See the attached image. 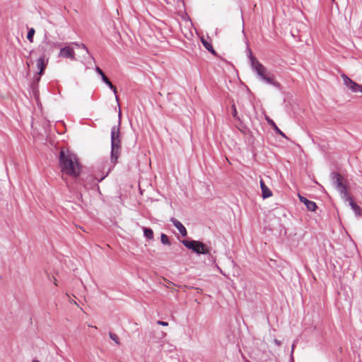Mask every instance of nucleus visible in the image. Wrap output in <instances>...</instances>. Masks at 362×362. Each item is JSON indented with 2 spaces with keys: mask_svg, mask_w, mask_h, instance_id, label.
<instances>
[{
  "mask_svg": "<svg viewBox=\"0 0 362 362\" xmlns=\"http://www.w3.org/2000/svg\"><path fill=\"white\" fill-rule=\"evenodd\" d=\"M349 204L356 216H361L362 215L361 208L358 204H356L354 201H351Z\"/></svg>",
  "mask_w": 362,
  "mask_h": 362,
  "instance_id": "nucleus-15",
  "label": "nucleus"
},
{
  "mask_svg": "<svg viewBox=\"0 0 362 362\" xmlns=\"http://www.w3.org/2000/svg\"><path fill=\"white\" fill-rule=\"evenodd\" d=\"M170 347H169V351H172V350H173V346H172V345H170Z\"/></svg>",
  "mask_w": 362,
  "mask_h": 362,
  "instance_id": "nucleus-32",
  "label": "nucleus"
},
{
  "mask_svg": "<svg viewBox=\"0 0 362 362\" xmlns=\"http://www.w3.org/2000/svg\"><path fill=\"white\" fill-rule=\"evenodd\" d=\"M170 221V222L173 223L174 226L179 230V232L180 233L182 236H183V237L187 236V230L186 228L184 226V225L180 221H179L178 220H177L175 218H171Z\"/></svg>",
  "mask_w": 362,
  "mask_h": 362,
  "instance_id": "nucleus-9",
  "label": "nucleus"
},
{
  "mask_svg": "<svg viewBox=\"0 0 362 362\" xmlns=\"http://www.w3.org/2000/svg\"><path fill=\"white\" fill-rule=\"evenodd\" d=\"M158 325H162V326H168V323L167 322H164V321H160V320H158L156 322Z\"/></svg>",
  "mask_w": 362,
  "mask_h": 362,
  "instance_id": "nucleus-26",
  "label": "nucleus"
},
{
  "mask_svg": "<svg viewBox=\"0 0 362 362\" xmlns=\"http://www.w3.org/2000/svg\"><path fill=\"white\" fill-rule=\"evenodd\" d=\"M202 42L204 45V47L209 51L211 53L215 54L216 52L215 50L213 48V46L211 45V43H209V42H207V40H204V39H202Z\"/></svg>",
  "mask_w": 362,
  "mask_h": 362,
  "instance_id": "nucleus-17",
  "label": "nucleus"
},
{
  "mask_svg": "<svg viewBox=\"0 0 362 362\" xmlns=\"http://www.w3.org/2000/svg\"><path fill=\"white\" fill-rule=\"evenodd\" d=\"M331 177L332 180L333 184L335 185L336 188L343 184L342 182V177L337 172H333L331 173Z\"/></svg>",
  "mask_w": 362,
  "mask_h": 362,
  "instance_id": "nucleus-12",
  "label": "nucleus"
},
{
  "mask_svg": "<svg viewBox=\"0 0 362 362\" xmlns=\"http://www.w3.org/2000/svg\"><path fill=\"white\" fill-rule=\"evenodd\" d=\"M120 120H119L118 124L115 125L111 129V162L114 165L117 162V158L119 155V151L121 148V140H120V131H119Z\"/></svg>",
  "mask_w": 362,
  "mask_h": 362,
  "instance_id": "nucleus-3",
  "label": "nucleus"
},
{
  "mask_svg": "<svg viewBox=\"0 0 362 362\" xmlns=\"http://www.w3.org/2000/svg\"><path fill=\"white\" fill-rule=\"evenodd\" d=\"M166 335V333L163 332V331H159L158 332V335L156 336V338L157 339H163V337H165Z\"/></svg>",
  "mask_w": 362,
  "mask_h": 362,
  "instance_id": "nucleus-24",
  "label": "nucleus"
},
{
  "mask_svg": "<svg viewBox=\"0 0 362 362\" xmlns=\"http://www.w3.org/2000/svg\"><path fill=\"white\" fill-rule=\"evenodd\" d=\"M144 235L148 240H152L153 238V231L150 228L143 227Z\"/></svg>",
  "mask_w": 362,
  "mask_h": 362,
  "instance_id": "nucleus-16",
  "label": "nucleus"
},
{
  "mask_svg": "<svg viewBox=\"0 0 362 362\" xmlns=\"http://www.w3.org/2000/svg\"><path fill=\"white\" fill-rule=\"evenodd\" d=\"M110 338L113 340L117 344H119V339L117 334L112 332L109 333Z\"/></svg>",
  "mask_w": 362,
  "mask_h": 362,
  "instance_id": "nucleus-22",
  "label": "nucleus"
},
{
  "mask_svg": "<svg viewBox=\"0 0 362 362\" xmlns=\"http://www.w3.org/2000/svg\"><path fill=\"white\" fill-rule=\"evenodd\" d=\"M298 197H299L300 201L306 206L307 209L309 211H315L316 210L317 206L315 202L308 200L307 198H305L301 195H298Z\"/></svg>",
  "mask_w": 362,
  "mask_h": 362,
  "instance_id": "nucleus-10",
  "label": "nucleus"
},
{
  "mask_svg": "<svg viewBox=\"0 0 362 362\" xmlns=\"http://www.w3.org/2000/svg\"><path fill=\"white\" fill-rule=\"evenodd\" d=\"M342 78L344 80V83L349 88L354 92H361L362 93V86L356 83L353 81L350 78H349L346 75L342 74Z\"/></svg>",
  "mask_w": 362,
  "mask_h": 362,
  "instance_id": "nucleus-6",
  "label": "nucleus"
},
{
  "mask_svg": "<svg viewBox=\"0 0 362 362\" xmlns=\"http://www.w3.org/2000/svg\"><path fill=\"white\" fill-rule=\"evenodd\" d=\"M231 110H232L231 113H232L233 117L235 120H240V118H239L238 115V111H237V109H236L235 105L234 103L232 105Z\"/></svg>",
  "mask_w": 362,
  "mask_h": 362,
  "instance_id": "nucleus-20",
  "label": "nucleus"
},
{
  "mask_svg": "<svg viewBox=\"0 0 362 362\" xmlns=\"http://www.w3.org/2000/svg\"><path fill=\"white\" fill-rule=\"evenodd\" d=\"M80 47L83 49L84 50H86V52L88 53V49L87 47L84 44H81Z\"/></svg>",
  "mask_w": 362,
  "mask_h": 362,
  "instance_id": "nucleus-28",
  "label": "nucleus"
},
{
  "mask_svg": "<svg viewBox=\"0 0 362 362\" xmlns=\"http://www.w3.org/2000/svg\"><path fill=\"white\" fill-rule=\"evenodd\" d=\"M59 46L60 43L50 40L45 34L43 41L37 47V52L40 53V57L49 59V56Z\"/></svg>",
  "mask_w": 362,
  "mask_h": 362,
  "instance_id": "nucleus-5",
  "label": "nucleus"
},
{
  "mask_svg": "<svg viewBox=\"0 0 362 362\" xmlns=\"http://www.w3.org/2000/svg\"><path fill=\"white\" fill-rule=\"evenodd\" d=\"M160 241L163 245H170V242L169 240L168 235H166L164 233H162L160 235Z\"/></svg>",
  "mask_w": 362,
  "mask_h": 362,
  "instance_id": "nucleus-21",
  "label": "nucleus"
},
{
  "mask_svg": "<svg viewBox=\"0 0 362 362\" xmlns=\"http://www.w3.org/2000/svg\"><path fill=\"white\" fill-rule=\"evenodd\" d=\"M102 78V81L105 83L107 84L109 88L113 91V93H115V98H116V100L118 102L119 100V98H118V96L117 95V88L116 86H115L112 83L111 81L108 79V78L105 75H103V76L101 77Z\"/></svg>",
  "mask_w": 362,
  "mask_h": 362,
  "instance_id": "nucleus-13",
  "label": "nucleus"
},
{
  "mask_svg": "<svg viewBox=\"0 0 362 362\" xmlns=\"http://www.w3.org/2000/svg\"><path fill=\"white\" fill-rule=\"evenodd\" d=\"M267 120L276 134L281 135L284 138H287L285 134L279 129V127L276 126V124L272 119L267 118Z\"/></svg>",
  "mask_w": 362,
  "mask_h": 362,
  "instance_id": "nucleus-14",
  "label": "nucleus"
},
{
  "mask_svg": "<svg viewBox=\"0 0 362 362\" xmlns=\"http://www.w3.org/2000/svg\"><path fill=\"white\" fill-rule=\"evenodd\" d=\"M40 75H38V73L35 76V83H38L40 80Z\"/></svg>",
  "mask_w": 362,
  "mask_h": 362,
  "instance_id": "nucleus-27",
  "label": "nucleus"
},
{
  "mask_svg": "<svg viewBox=\"0 0 362 362\" xmlns=\"http://www.w3.org/2000/svg\"><path fill=\"white\" fill-rule=\"evenodd\" d=\"M120 115H121V113L119 112V119H120Z\"/></svg>",
  "mask_w": 362,
  "mask_h": 362,
  "instance_id": "nucleus-35",
  "label": "nucleus"
},
{
  "mask_svg": "<svg viewBox=\"0 0 362 362\" xmlns=\"http://www.w3.org/2000/svg\"><path fill=\"white\" fill-rule=\"evenodd\" d=\"M249 57L250 59L251 66L253 71H255L261 81L263 82L272 85L279 90L281 89V85L280 83L276 81L275 76L268 71L267 69L261 64L255 57L252 56L251 51L249 49Z\"/></svg>",
  "mask_w": 362,
  "mask_h": 362,
  "instance_id": "nucleus-1",
  "label": "nucleus"
},
{
  "mask_svg": "<svg viewBox=\"0 0 362 362\" xmlns=\"http://www.w3.org/2000/svg\"><path fill=\"white\" fill-rule=\"evenodd\" d=\"M293 349H294V344H293V346H292V350H291V354L293 353Z\"/></svg>",
  "mask_w": 362,
  "mask_h": 362,
  "instance_id": "nucleus-33",
  "label": "nucleus"
},
{
  "mask_svg": "<svg viewBox=\"0 0 362 362\" xmlns=\"http://www.w3.org/2000/svg\"><path fill=\"white\" fill-rule=\"evenodd\" d=\"M260 187L262 190V196L264 199H267L270 197L272 195V191L267 187L264 182L261 180H260Z\"/></svg>",
  "mask_w": 362,
  "mask_h": 362,
  "instance_id": "nucleus-11",
  "label": "nucleus"
},
{
  "mask_svg": "<svg viewBox=\"0 0 362 362\" xmlns=\"http://www.w3.org/2000/svg\"><path fill=\"white\" fill-rule=\"evenodd\" d=\"M95 70L101 77L103 76V75H105L104 72L99 66H96Z\"/></svg>",
  "mask_w": 362,
  "mask_h": 362,
  "instance_id": "nucleus-25",
  "label": "nucleus"
},
{
  "mask_svg": "<svg viewBox=\"0 0 362 362\" xmlns=\"http://www.w3.org/2000/svg\"><path fill=\"white\" fill-rule=\"evenodd\" d=\"M337 190L339 192L340 195L344 194V192H348L346 186L344 184H341L339 187H337Z\"/></svg>",
  "mask_w": 362,
  "mask_h": 362,
  "instance_id": "nucleus-23",
  "label": "nucleus"
},
{
  "mask_svg": "<svg viewBox=\"0 0 362 362\" xmlns=\"http://www.w3.org/2000/svg\"><path fill=\"white\" fill-rule=\"evenodd\" d=\"M182 244L187 249L191 250L192 252L197 255H210L211 247L205 243L199 240H181Z\"/></svg>",
  "mask_w": 362,
  "mask_h": 362,
  "instance_id": "nucleus-4",
  "label": "nucleus"
},
{
  "mask_svg": "<svg viewBox=\"0 0 362 362\" xmlns=\"http://www.w3.org/2000/svg\"><path fill=\"white\" fill-rule=\"evenodd\" d=\"M59 56L64 58H68L71 60L75 59V52L73 48L70 47H64L60 49Z\"/></svg>",
  "mask_w": 362,
  "mask_h": 362,
  "instance_id": "nucleus-7",
  "label": "nucleus"
},
{
  "mask_svg": "<svg viewBox=\"0 0 362 362\" xmlns=\"http://www.w3.org/2000/svg\"><path fill=\"white\" fill-rule=\"evenodd\" d=\"M48 58L40 56L37 61V66L39 69L38 75L42 76L44 74L45 69H46L48 63Z\"/></svg>",
  "mask_w": 362,
  "mask_h": 362,
  "instance_id": "nucleus-8",
  "label": "nucleus"
},
{
  "mask_svg": "<svg viewBox=\"0 0 362 362\" xmlns=\"http://www.w3.org/2000/svg\"><path fill=\"white\" fill-rule=\"evenodd\" d=\"M33 362H40L38 360H33Z\"/></svg>",
  "mask_w": 362,
  "mask_h": 362,
  "instance_id": "nucleus-34",
  "label": "nucleus"
},
{
  "mask_svg": "<svg viewBox=\"0 0 362 362\" xmlns=\"http://www.w3.org/2000/svg\"><path fill=\"white\" fill-rule=\"evenodd\" d=\"M73 45H74L75 46H76L78 47H80V46H81V44H79L78 42H73Z\"/></svg>",
  "mask_w": 362,
  "mask_h": 362,
  "instance_id": "nucleus-29",
  "label": "nucleus"
},
{
  "mask_svg": "<svg viewBox=\"0 0 362 362\" xmlns=\"http://www.w3.org/2000/svg\"><path fill=\"white\" fill-rule=\"evenodd\" d=\"M341 198L344 201V202H348L349 204H350V202L351 201H354L352 197L350 196L349 192H344V194H341Z\"/></svg>",
  "mask_w": 362,
  "mask_h": 362,
  "instance_id": "nucleus-18",
  "label": "nucleus"
},
{
  "mask_svg": "<svg viewBox=\"0 0 362 362\" xmlns=\"http://www.w3.org/2000/svg\"><path fill=\"white\" fill-rule=\"evenodd\" d=\"M170 347H169V351H172V350H173V346H172V345H170Z\"/></svg>",
  "mask_w": 362,
  "mask_h": 362,
  "instance_id": "nucleus-31",
  "label": "nucleus"
},
{
  "mask_svg": "<svg viewBox=\"0 0 362 362\" xmlns=\"http://www.w3.org/2000/svg\"><path fill=\"white\" fill-rule=\"evenodd\" d=\"M59 165L62 171L68 175L77 177L80 173V165L74 154L62 150L59 154Z\"/></svg>",
  "mask_w": 362,
  "mask_h": 362,
  "instance_id": "nucleus-2",
  "label": "nucleus"
},
{
  "mask_svg": "<svg viewBox=\"0 0 362 362\" xmlns=\"http://www.w3.org/2000/svg\"><path fill=\"white\" fill-rule=\"evenodd\" d=\"M35 30L34 28H31L27 34V39L32 42L33 41V36L35 35Z\"/></svg>",
  "mask_w": 362,
  "mask_h": 362,
  "instance_id": "nucleus-19",
  "label": "nucleus"
},
{
  "mask_svg": "<svg viewBox=\"0 0 362 362\" xmlns=\"http://www.w3.org/2000/svg\"><path fill=\"white\" fill-rule=\"evenodd\" d=\"M106 175L102 177L100 180H99V182H100L101 180H103L105 177Z\"/></svg>",
  "mask_w": 362,
  "mask_h": 362,
  "instance_id": "nucleus-30",
  "label": "nucleus"
}]
</instances>
